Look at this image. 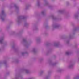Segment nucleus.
Returning <instances> with one entry per match:
<instances>
[{
    "label": "nucleus",
    "instance_id": "obj_1",
    "mask_svg": "<svg viewBox=\"0 0 79 79\" xmlns=\"http://www.w3.org/2000/svg\"><path fill=\"white\" fill-rule=\"evenodd\" d=\"M51 73V72L50 71H48V75L44 77V79H49V78H50V76Z\"/></svg>",
    "mask_w": 79,
    "mask_h": 79
},
{
    "label": "nucleus",
    "instance_id": "obj_2",
    "mask_svg": "<svg viewBox=\"0 0 79 79\" xmlns=\"http://www.w3.org/2000/svg\"><path fill=\"white\" fill-rule=\"evenodd\" d=\"M74 66V64L73 63L71 62L67 66L68 68H71L73 67Z\"/></svg>",
    "mask_w": 79,
    "mask_h": 79
},
{
    "label": "nucleus",
    "instance_id": "obj_3",
    "mask_svg": "<svg viewBox=\"0 0 79 79\" xmlns=\"http://www.w3.org/2000/svg\"><path fill=\"white\" fill-rule=\"evenodd\" d=\"M60 43H59L55 42L54 43V46L55 47H58Z\"/></svg>",
    "mask_w": 79,
    "mask_h": 79
},
{
    "label": "nucleus",
    "instance_id": "obj_4",
    "mask_svg": "<svg viewBox=\"0 0 79 79\" xmlns=\"http://www.w3.org/2000/svg\"><path fill=\"white\" fill-rule=\"evenodd\" d=\"M24 71L25 72L26 74H29V70L26 69H24Z\"/></svg>",
    "mask_w": 79,
    "mask_h": 79
},
{
    "label": "nucleus",
    "instance_id": "obj_5",
    "mask_svg": "<svg viewBox=\"0 0 79 79\" xmlns=\"http://www.w3.org/2000/svg\"><path fill=\"white\" fill-rule=\"evenodd\" d=\"M74 79H79V75H77L74 78Z\"/></svg>",
    "mask_w": 79,
    "mask_h": 79
},
{
    "label": "nucleus",
    "instance_id": "obj_6",
    "mask_svg": "<svg viewBox=\"0 0 79 79\" xmlns=\"http://www.w3.org/2000/svg\"><path fill=\"white\" fill-rule=\"evenodd\" d=\"M71 53V52H70V51H66V54L67 55H69Z\"/></svg>",
    "mask_w": 79,
    "mask_h": 79
},
{
    "label": "nucleus",
    "instance_id": "obj_7",
    "mask_svg": "<svg viewBox=\"0 0 79 79\" xmlns=\"http://www.w3.org/2000/svg\"><path fill=\"white\" fill-rule=\"evenodd\" d=\"M32 52H33V53H35V52H36V51L35 50V48L33 49L32 50Z\"/></svg>",
    "mask_w": 79,
    "mask_h": 79
},
{
    "label": "nucleus",
    "instance_id": "obj_8",
    "mask_svg": "<svg viewBox=\"0 0 79 79\" xmlns=\"http://www.w3.org/2000/svg\"><path fill=\"white\" fill-rule=\"evenodd\" d=\"M44 70H42L40 71V74H43V73H44Z\"/></svg>",
    "mask_w": 79,
    "mask_h": 79
},
{
    "label": "nucleus",
    "instance_id": "obj_9",
    "mask_svg": "<svg viewBox=\"0 0 79 79\" xmlns=\"http://www.w3.org/2000/svg\"><path fill=\"white\" fill-rule=\"evenodd\" d=\"M19 77L20 78H21V76H18L16 77L15 78V79H18V78Z\"/></svg>",
    "mask_w": 79,
    "mask_h": 79
},
{
    "label": "nucleus",
    "instance_id": "obj_10",
    "mask_svg": "<svg viewBox=\"0 0 79 79\" xmlns=\"http://www.w3.org/2000/svg\"><path fill=\"white\" fill-rule=\"evenodd\" d=\"M56 63H53V64H52V66H55V65H56Z\"/></svg>",
    "mask_w": 79,
    "mask_h": 79
},
{
    "label": "nucleus",
    "instance_id": "obj_11",
    "mask_svg": "<svg viewBox=\"0 0 79 79\" xmlns=\"http://www.w3.org/2000/svg\"><path fill=\"white\" fill-rule=\"evenodd\" d=\"M44 60V59L43 58H41L40 59V61H43Z\"/></svg>",
    "mask_w": 79,
    "mask_h": 79
},
{
    "label": "nucleus",
    "instance_id": "obj_12",
    "mask_svg": "<svg viewBox=\"0 0 79 79\" xmlns=\"http://www.w3.org/2000/svg\"><path fill=\"white\" fill-rule=\"evenodd\" d=\"M24 54H25V53H24V52H22V53H21V55H22L23 56V55H24Z\"/></svg>",
    "mask_w": 79,
    "mask_h": 79
},
{
    "label": "nucleus",
    "instance_id": "obj_13",
    "mask_svg": "<svg viewBox=\"0 0 79 79\" xmlns=\"http://www.w3.org/2000/svg\"><path fill=\"white\" fill-rule=\"evenodd\" d=\"M0 43L1 44H2V43H3V40H0Z\"/></svg>",
    "mask_w": 79,
    "mask_h": 79
},
{
    "label": "nucleus",
    "instance_id": "obj_14",
    "mask_svg": "<svg viewBox=\"0 0 79 79\" xmlns=\"http://www.w3.org/2000/svg\"><path fill=\"white\" fill-rule=\"evenodd\" d=\"M28 79H33V78L32 77H31V78H28Z\"/></svg>",
    "mask_w": 79,
    "mask_h": 79
},
{
    "label": "nucleus",
    "instance_id": "obj_15",
    "mask_svg": "<svg viewBox=\"0 0 79 79\" xmlns=\"http://www.w3.org/2000/svg\"><path fill=\"white\" fill-rule=\"evenodd\" d=\"M40 41V40H37V42H38Z\"/></svg>",
    "mask_w": 79,
    "mask_h": 79
},
{
    "label": "nucleus",
    "instance_id": "obj_16",
    "mask_svg": "<svg viewBox=\"0 0 79 79\" xmlns=\"http://www.w3.org/2000/svg\"><path fill=\"white\" fill-rule=\"evenodd\" d=\"M23 42H26V40H23Z\"/></svg>",
    "mask_w": 79,
    "mask_h": 79
},
{
    "label": "nucleus",
    "instance_id": "obj_17",
    "mask_svg": "<svg viewBox=\"0 0 79 79\" xmlns=\"http://www.w3.org/2000/svg\"><path fill=\"white\" fill-rule=\"evenodd\" d=\"M68 77H66V79H68Z\"/></svg>",
    "mask_w": 79,
    "mask_h": 79
},
{
    "label": "nucleus",
    "instance_id": "obj_18",
    "mask_svg": "<svg viewBox=\"0 0 79 79\" xmlns=\"http://www.w3.org/2000/svg\"><path fill=\"white\" fill-rule=\"evenodd\" d=\"M69 42V41H67V43H68Z\"/></svg>",
    "mask_w": 79,
    "mask_h": 79
},
{
    "label": "nucleus",
    "instance_id": "obj_19",
    "mask_svg": "<svg viewBox=\"0 0 79 79\" xmlns=\"http://www.w3.org/2000/svg\"><path fill=\"white\" fill-rule=\"evenodd\" d=\"M26 47H27V46H26Z\"/></svg>",
    "mask_w": 79,
    "mask_h": 79
}]
</instances>
